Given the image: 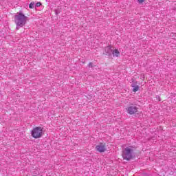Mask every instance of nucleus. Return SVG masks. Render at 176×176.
Here are the masks:
<instances>
[{
  "label": "nucleus",
  "mask_w": 176,
  "mask_h": 176,
  "mask_svg": "<svg viewBox=\"0 0 176 176\" xmlns=\"http://www.w3.org/2000/svg\"><path fill=\"white\" fill-rule=\"evenodd\" d=\"M88 65L90 68H93V63H89Z\"/></svg>",
  "instance_id": "obj_11"
},
{
  "label": "nucleus",
  "mask_w": 176,
  "mask_h": 176,
  "mask_svg": "<svg viewBox=\"0 0 176 176\" xmlns=\"http://www.w3.org/2000/svg\"><path fill=\"white\" fill-rule=\"evenodd\" d=\"M28 17L23 12H18L14 16L15 24L17 27H24L27 24Z\"/></svg>",
  "instance_id": "obj_1"
},
{
  "label": "nucleus",
  "mask_w": 176,
  "mask_h": 176,
  "mask_svg": "<svg viewBox=\"0 0 176 176\" xmlns=\"http://www.w3.org/2000/svg\"><path fill=\"white\" fill-rule=\"evenodd\" d=\"M106 50H109V47L105 48Z\"/></svg>",
  "instance_id": "obj_12"
},
{
  "label": "nucleus",
  "mask_w": 176,
  "mask_h": 176,
  "mask_svg": "<svg viewBox=\"0 0 176 176\" xmlns=\"http://www.w3.org/2000/svg\"><path fill=\"white\" fill-rule=\"evenodd\" d=\"M112 54H113V57H119L120 56V52H119V50L118 49L113 50Z\"/></svg>",
  "instance_id": "obj_6"
},
{
  "label": "nucleus",
  "mask_w": 176,
  "mask_h": 176,
  "mask_svg": "<svg viewBox=\"0 0 176 176\" xmlns=\"http://www.w3.org/2000/svg\"><path fill=\"white\" fill-rule=\"evenodd\" d=\"M134 150H133L132 146H128L126 147L122 153V156L124 159V160H131L133 159V152Z\"/></svg>",
  "instance_id": "obj_2"
},
{
  "label": "nucleus",
  "mask_w": 176,
  "mask_h": 176,
  "mask_svg": "<svg viewBox=\"0 0 176 176\" xmlns=\"http://www.w3.org/2000/svg\"><path fill=\"white\" fill-rule=\"evenodd\" d=\"M96 151H98V152H105V151H107V147H106V144L105 143H100L98 145L96 146Z\"/></svg>",
  "instance_id": "obj_5"
},
{
  "label": "nucleus",
  "mask_w": 176,
  "mask_h": 176,
  "mask_svg": "<svg viewBox=\"0 0 176 176\" xmlns=\"http://www.w3.org/2000/svg\"><path fill=\"white\" fill-rule=\"evenodd\" d=\"M42 5V3L41 2H38L36 4V8H39V6H41Z\"/></svg>",
  "instance_id": "obj_10"
},
{
  "label": "nucleus",
  "mask_w": 176,
  "mask_h": 176,
  "mask_svg": "<svg viewBox=\"0 0 176 176\" xmlns=\"http://www.w3.org/2000/svg\"><path fill=\"white\" fill-rule=\"evenodd\" d=\"M35 5V2L32 1L30 5H29V8L30 9H34V6Z\"/></svg>",
  "instance_id": "obj_8"
},
{
  "label": "nucleus",
  "mask_w": 176,
  "mask_h": 176,
  "mask_svg": "<svg viewBox=\"0 0 176 176\" xmlns=\"http://www.w3.org/2000/svg\"><path fill=\"white\" fill-rule=\"evenodd\" d=\"M132 87H133V91L134 93H135L140 90V87L137 85H132Z\"/></svg>",
  "instance_id": "obj_7"
},
{
  "label": "nucleus",
  "mask_w": 176,
  "mask_h": 176,
  "mask_svg": "<svg viewBox=\"0 0 176 176\" xmlns=\"http://www.w3.org/2000/svg\"><path fill=\"white\" fill-rule=\"evenodd\" d=\"M126 111L129 115H138V107L134 104L128 106Z\"/></svg>",
  "instance_id": "obj_4"
},
{
  "label": "nucleus",
  "mask_w": 176,
  "mask_h": 176,
  "mask_svg": "<svg viewBox=\"0 0 176 176\" xmlns=\"http://www.w3.org/2000/svg\"><path fill=\"white\" fill-rule=\"evenodd\" d=\"M138 3H144L145 2V0H138Z\"/></svg>",
  "instance_id": "obj_9"
},
{
  "label": "nucleus",
  "mask_w": 176,
  "mask_h": 176,
  "mask_svg": "<svg viewBox=\"0 0 176 176\" xmlns=\"http://www.w3.org/2000/svg\"><path fill=\"white\" fill-rule=\"evenodd\" d=\"M31 134L33 138H41L43 135V129L41 126H36L32 129Z\"/></svg>",
  "instance_id": "obj_3"
}]
</instances>
